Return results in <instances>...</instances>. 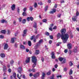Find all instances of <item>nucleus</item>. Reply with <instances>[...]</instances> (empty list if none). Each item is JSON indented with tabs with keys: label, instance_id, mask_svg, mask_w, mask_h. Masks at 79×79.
Wrapping results in <instances>:
<instances>
[{
	"label": "nucleus",
	"instance_id": "obj_1",
	"mask_svg": "<svg viewBox=\"0 0 79 79\" xmlns=\"http://www.w3.org/2000/svg\"><path fill=\"white\" fill-rule=\"evenodd\" d=\"M61 39L63 40L64 43H66L68 40L69 39V35L68 34H65L64 35H61Z\"/></svg>",
	"mask_w": 79,
	"mask_h": 79
},
{
	"label": "nucleus",
	"instance_id": "obj_2",
	"mask_svg": "<svg viewBox=\"0 0 79 79\" xmlns=\"http://www.w3.org/2000/svg\"><path fill=\"white\" fill-rule=\"evenodd\" d=\"M32 62L34 63V64L33 65V68H34L35 67V66H36V62H37V60L36 58V57H35V56H33L32 57Z\"/></svg>",
	"mask_w": 79,
	"mask_h": 79
},
{
	"label": "nucleus",
	"instance_id": "obj_3",
	"mask_svg": "<svg viewBox=\"0 0 79 79\" xmlns=\"http://www.w3.org/2000/svg\"><path fill=\"white\" fill-rule=\"evenodd\" d=\"M18 72L20 74H21L22 73V68L21 67H19L18 69Z\"/></svg>",
	"mask_w": 79,
	"mask_h": 79
},
{
	"label": "nucleus",
	"instance_id": "obj_4",
	"mask_svg": "<svg viewBox=\"0 0 79 79\" xmlns=\"http://www.w3.org/2000/svg\"><path fill=\"white\" fill-rule=\"evenodd\" d=\"M61 33H62V35H63V34H65L66 32V29H63L62 30L60 31Z\"/></svg>",
	"mask_w": 79,
	"mask_h": 79
},
{
	"label": "nucleus",
	"instance_id": "obj_5",
	"mask_svg": "<svg viewBox=\"0 0 79 79\" xmlns=\"http://www.w3.org/2000/svg\"><path fill=\"white\" fill-rule=\"evenodd\" d=\"M52 10V11H51L49 12V13L50 14H53L54 13H55V12H56V9L54 8Z\"/></svg>",
	"mask_w": 79,
	"mask_h": 79
},
{
	"label": "nucleus",
	"instance_id": "obj_6",
	"mask_svg": "<svg viewBox=\"0 0 79 79\" xmlns=\"http://www.w3.org/2000/svg\"><path fill=\"white\" fill-rule=\"evenodd\" d=\"M52 56L51 57L52 59L55 58V53L53 52H52L51 54Z\"/></svg>",
	"mask_w": 79,
	"mask_h": 79
},
{
	"label": "nucleus",
	"instance_id": "obj_7",
	"mask_svg": "<svg viewBox=\"0 0 79 79\" xmlns=\"http://www.w3.org/2000/svg\"><path fill=\"white\" fill-rule=\"evenodd\" d=\"M15 7L16 6L14 4L12 5L11 6L12 10V11H14V10H15Z\"/></svg>",
	"mask_w": 79,
	"mask_h": 79
},
{
	"label": "nucleus",
	"instance_id": "obj_8",
	"mask_svg": "<svg viewBox=\"0 0 79 79\" xmlns=\"http://www.w3.org/2000/svg\"><path fill=\"white\" fill-rule=\"evenodd\" d=\"M43 42V40L41 39L39 42L38 44H37V46H39V45H40V44H42Z\"/></svg>",
	"mask_w": 79,
	"mask_h": 79
},
{
	"label": "nucleus",
	"instance_id": "obj_9",
	"mask_svg": "<svg viewBox=\"0 0 79 79\" xmlns=\"http://www.w3.org/2000/svg\"><path fill=\"white\" fill-rule=\"evenodd\" d=\"M8 48V44H5L4 48V50H7Z\"/></svg>",
	"mask_w": 79,
	"mask_h": 79
},
{
	"label": "nucleus",
	"instance_id": "obj_10",
	"mask_svg": "<svg viewBox=\"0 0 79 79\" xmlns=\"http://www.w3.org/2000/svg\"><path fill=\"white\" fill-rule=\"evenodd\" d=\"M73 21H76L77 20V16H74L72 18Z\"/></svg>",
	"mask_w": 79,
	"mask_h": 79
},
{
	"label": "nucleus",
	"instance_id": "obj_11",
	"mask_svg": "<svg viewBox=\"0 0 79 79\" xmlns=\"http://www.w3.org/2000/svg\"><path fill=\"white\" fill-rule=\"evenodd\" d=\"M31 59V57H28L27 59V60H26V63H29L30 62V60Z\"/></svg>",
	"mask_w": 79,
	"mask_h": 79
},
{
	"label": "nucleus",
	"instance_id": "obj_12",
	"mask_svg": "<svg viewBox=\"0 0 79 79\" xmlns=\"http://www.w3.org/2000/svg\"><path fill=\"white\" fill-rule=\"evenodd\" d=\"M77 46H76L74 49L73 50V52H74V53H77Z\"/></svg>",
	"mask_w": 79,
	"mask_h": 79
},
{
	"label": "nucleus",
	"instance_id": "obj_13",
	"mask_svg": "<svg viewBox=\"0 0 79 79\" xmlns=\"http://www.w3.org/2000/svg\"><path fill=\"white\" fill-rule=\"evenodd\" d=\"M39 76V73H37L36 74H35L33 75V76L34 77H37Z\"/></svg>",
	"mask_w": 79,
	"mask_h": 79
},
{
	"label": "nucleus",
	"instance_id": "obj_14",
	"mask_svg": "<svg viewBox=\"0 0 79 79\" xmlns=\"http://www.w3.org/2000/svg\"><path fill=\"white\" fill-rule=\"evenodd\" d=\"M26 32H27V30H25L23 31V37H24L26 35Z\"/></svg>",
	"mask_w": 79,
	"mask_h": 79
},
{
	"label": "nucleus",
	"instance_id": "obj_15",
	"mask_svg": "<svg viewBox=\"0 0 79 79\" xmlns=\"http://www.w3.org/2000/svg\"><path fill=\"white\" fill-rule=\"evenodd\" d=\"M67 46L68 49H71V44H67Z\"/></svg>",
	"mask_w": 79,
	"mask_h": 79
},
{
	"label": "nucleus",
	"instance_id": "obj_16",
	"mask_svg": "<svg viewBox=\"0 0 79 79\" xmlns=\"http://www.w3.org/2000/svg\"><path fill=\"white\" fill-rule=\"evenodd\" d=\"M45 76V74L44 73H43L42 74V77H41L42 79H44V77Z\"/></svg>",
	"mask_w": 79,
	"mask_h": 79
},
{
	"label": "nucleus",
	"instance_id": "obj_17",
	"mask_svg": "<svg viewBox=\"0 0 79 79\" xmlns=\"http://www.w3.org/2000/svg\"><path fill=\"white\" fill-rule=\"evenodd\" d=\"M3 71L4 72H6V66L5 65H3Z\"/></svg>",
	"mask_w": 79,
	"mask_h": 79
},
{
	"label": "nucleus",
	"instance_id": "obj_18",
	"mask_svg": "<svg viewBox=\"0 0 79 79\" xmlns=\"http://www.w3.org/2000/svg\"><path fill=\"white\" fill-rule=\"evenodd\" d=\"M35 71H36L35 69H33L31 70H29V71L30 72H31V71H32L33 73H35Z\"/></svg>",
	"mask_w": 79,
	"mask_h": 79
},
{
	"label": "nucleus",
	"instance_id": "obj_19",
	"mask_svg": "<svg viewBox=\"0 0 79 79\" xmlns=\"http://www.w3.org/2000/svg\"><path fill=\"white\" fill-rule=\"evenodd\" d=\"M1 56L2 58H5V55L3 53H1Z\"/></svg>",
	"mask_w": 79,
	"mask_h": 79
},
{
	"label": "nucleus",
	"instance_id": "obj_20",
	"mask_svg": "<svg viewBox=\"0 0 79 79\" xmlns=\"http://www.w3.org/2000/svg\"><path fill=\"white\" fill-rule=\"evenodd\" d=\"M20 47L22 49H25V47L24 46H23V45H21Z\"/></svg>",
	"mask_w": 79,
	"mask_h": 79
},
{
	"label": "nucleus",
	"instance_id": "obj_21",
	"mask_svg": "<svg viewBox=\"0 0 79 79\" xmlns=\"http://www.w3.org/2000/svg\"><path fill=\"white\" fill-rule=\"evenodd\" d=\"M69 75H71L73 74V70L72 69H71L69 73Z\"/></svg>",
	"mask_w": 79,
	"mask_h": 79
},
{
	"label": "nucleus",
	"instance_id": "obj_22",
	"mask_svg": "<svg viewBox=\"0 0 79 79\" xmlns=\"http://www.w3.org/2000/svg\"><path fill=\"white\" fill-rule=\"evenodd\" d=\"M51 73H52V71L49 70L48 73H47V75H50Z\"/></svg>",
	"mask_w": 79,
	"mask_h": 79
},
{
	"label": "nucleus",
	"instance_id": "obj_23",
	"mask_svg": "<svg viewBox=\"0 0 79 79\" xmlns=\"http://www.w3.org/2000/svg\"><path fill=\"white\" fill-rule=\"evenodd\" d=\"M15 39V38H13L11 39V43H15V40L14 39Z\"/></svg>",
	"mask_w": 79,
	"mask_h": 79
},
{
	"label": "nucleus",
	"instance_id": "obj_24",
	"mask_svg": "<svg viewBox=\"0 0 79 79\" xmlns=\"http://www.w3.org/2000/svg\"><path fill=\"white\" fill-rule=\"evenodd\" d=\"M35 53L36 55H38L39 53V50H36Z\"/></svg>",
	"mask_w": 79,
	"mask_h": 79
},
{
	"label": "nucleus",
	"instance_id": "obj_25",
	"mask_svg": "<svg viewBox=\"0 0 79 79\" xmlns=\"http://www.w3.org/2000/svg\"><path fill=\"white\" fill-rule=\"evenodd\" d=\"M26 19H24L22 21V23L23 24H25V23H26Z\"/></svg>",
	"mask_w": 79,
	"mask_h": 79
},
{
	"label": "nucleus",
	"instance_id": "obj_26",
	"mask_svg": "<svg viewBox=\"0 0 79 79\" xmlns=\"http://www.w3.org/2000/svg\"><path fill=\"white\" fill-rule=\"evenodd\" d=\"M34 27V28H36L37 27V23H35V24H34L33 26Z\"/></svg>",
	"mask_w": 79,
	"mask_h": 79
},
{
	"label": "nucleus",
	"instance_id": "obj_27",
	"mask_svg": "<svg viewBox=\"0 0 79 79\" xmlns=\"http://www.w3.org/2000/svg\"><path fill=\"white\" fill-rule=\"evenodd\" d=\"M28 45L29 46H31V41H28Z\"/></svg>",
	"mask_w": 79,
	"mask_h": 79
},
{
	"label": "nucleus",
	"instance_id": "obj_28",
	"mask_svg": "<svg viewBox=\"0 0 79 79\" xmlns=\"http://www.w3.org/2000/svg\"><path fill=\"white\" fill-rule=\"evenodd\" d=\"M1 33L2 34H5L6 33V31L5 30H2L1 31Z\"/></svg>",
	"mask_w": 79,
	"mask_h": 79
},
{
	"label": "nucleus",
	"instance_id": "obj_29",
	"mask_svg": "<svg viewBox=\"0 0 79 79\" xmlns=\"http://www.w3.org/2000/svg\"><path fill=\"white\" fill-rule=\"evenodd\" d=\"M64 58L63 57H60V61H63V60H64Z\"/></svg>",
	"mask_w": 79,
	"mask_h": 79
},
{
	"label": "nucleus",
	"instance_id": "obj_30",
	"mask_svg": "<svg viewBox=\"0 0 79 79\" xmlns=\"http://www.w3.org/2000/svg\"><path fill=\"white\" fill-rule=\"evenodd\" d=\"M23 16H27V14L25 12H24L23 13Z\"/></svg>",
	"mask_w": 79,
	"mask_h": 79
},
{
	"label": "nucleus",
	"instance_id": "obj_31",
	"mask_svg": "<svg viewBox=\"0 0 79 79\" xmlns=\"http://www.w3.org/2000/svg\"><path fill=\"white\" fill-rule=\"evenodd\" d=\"M66 60L65 59H64V60H63V61L62 63L64 64V63H66Z\"/></svg>",
	"mask_w": 79,
	"mask_h": 79
},
{
	"label": "nucleus",
	"instance_id": "obj_32",
	"mask_svg": "<svg viewBox=\"0 0 79 79\" xmlns=\"http://www.w3.org/2000/svg\"><path fill=\"white\" fill-rule=\"evenodd\" d=\"M69 65L70 66H72L73 65V63L72 62V61H70L69 63Z\"/></svg>",
	"mask_w": 79,
	"mask_h": 79
},
{
	"label": "nucleus",
	"instance_id": "obj_33",
	"mask_svg": "<svg viewBox=\"0 0 79 79\" xmlns=\"http://www.w3.org/2000/svg\"><path fill=\"white\" fill-rule=\"evenodd\" d=\"M37 6V3L35 2L34 4V6L35 8H36Z\"/></svg>",
	"mask_w": 79,
	"mask_h": 79
},
{
	"label": "nucleus",
	"instance_id": "obj_34",
	"mask_svg": "<svg viewBox=\"0 0 79 79\" xmlns=\"http://www.w3.org/2000/svg\"><path fill=\"white\" fill-rule=\"evenodd\" d=\"M1 23H4V22H5V20L3 19L1 20Z\"/></svg>",
	"mask_w": 79,
	"mask_h": 79
},
{
	"label": "nucleus",
	"instance_id": "obj_35",
	"mask_svg": "<svg viewBox=\"0 0 79 79\" xmlns=\"http://www.w3.org/2000/svg\"><path fill=\"white\" fill-rule=\"evenodd\" d=\"M54 77H55V76L53 74L52 76L50 77V79H54Z\"/></svg>",
	"mask_w": 79,
	"mask_h": 79
},
{
	"label": "nucleus",
	"instance_id": "obj_36",
	"mask_svg": "<svg viewBox=\"0 0 79 79\" xmlns=\"http://www.w3.org/2000/svg\"><path fill=\"white\" fill-rule=\"evenodd\" d=\"M30 19L31 21H32L34 20V18L32 17H30Z\"/></svg>",
	"mask_w": 79,
	"mask_h": 79
},
{
	"label": "nucleus",
	"instance_id": "obj_37",
	"mask_svg": "<svg viewBox=\"0 0 79 79\" xmlns=\"http://www.w3.org/2000/svg\"><path fill=\"white\" fill-rule=\"evenodd\" d=\"M13 76H14V78H16V73H13Z\"/></svg>",
	"mask_w": 79,
	"mask_h": 79
},
{
	"label": "nucleus",
	"instance_id": "obj_38",
	"mask_svg": "<svg viewBox=\"0 0 79 79\" xmlns=\"http://www.w3.org/2000/svg\"><path fill=\"white\" fill-rule=\"evenodd\" d=\"M45 35H46L47 36H48L49 35H50V34H49V33L48 32H46L45 33Z\"/></svg>",
	"mask_w": 79,
	"mask_h": 79
},
{
	"label": "nucleus",
	"instance_id": "obj_39",
	"mask_svg": "<svg viewBox=\"0 0 79 79\" xmlns=\"http://www.w3.org/2000/svg\"><path fill=\"white\" fill-rule=\"evenodd\" d=\"M79 12H78V11H77L76 12V16H79Z\"/></svg>",
	"mask_w": 79,
	"mask_h": 79
},
{
	"label": "nucleus",
	"instance_id": "obj_40",
	"mask_svg": "<svg viewBox=\"0 0 79 79\" xmlns=\"http://www.w3.org/2000/svg\"><path fill=\"white\" fill-rule=\"evenodd\" d=\"M26 10H27V8L26 7H25L23 9V11H24V12H26Z\"/></svg>",
	"mask_w": 79,
	"mask_h": 79
},
{
	"label": "nucleus",
	"instance_id": "obj_41",
	"mask_svg": "<svg viewBox=\"0 0 79 79\" xmlns=\"http://www.w3.org/2000/svg\"><path fill=\"white\" fill-rule=\"evenodd\" d=\"M22 18H20L19 19V22H21V21H22Z\"/></svg>",
	"mask_w": 79,
	"mask_h": 79
},
{
	"label": "nucleus",
	"instance_id": "obj_42",
	"mask_svg": "<svg viewBox=\"0 0 79 79\" xmlns=\"http://www.w3.org/2000/svg\"><path fill=\"white\" fill-rule=\"evenodd\" d=\"M47 19H44L43 20V22L44 23H46V22H47Z\"/></svg>",
	"mask_w": 79,
	"mask_h": 79
},
{
	"label": "nucleus",
	"instance_id": "obj_43",
	"mask_svg": "<svg viewBox=\"0 0 79 79\" xmlns=\"http://www.w3.org/2000/svg\"><path fill=\"white\" fill-rule=\"evenodd\" d=\"M57 38H58V39L60 38V33H58V34L57 35Z\"/></svg>",
	"mask_w": 79,
	"mask_h": 79
},
{
	"label": "nucleus",
	"instance_id": "obj_44",
	"mask_svg": "<svg viewBox=\"0 0 79 79\" xmlns=\"http://www.w3.org/2000/svg\"><path fill=\"white\" fill-rule=\"evenodd\" d=\"M48 9V6H46L45 8V10L46 11Z\"/></svg>",
	"mask_w": 79,
	"mask_h": 79
},
{
	"label": "nucleus",
	"instance_id": "obj_45",
	"mask_svg": "<svg viewBox=\"0 0 79 79\" xmlns=\"http://www.w3.org/2000/svg\"><path fill=\"white\" fill-rule=\"evenodd\" d=\"M33 10V8L32 7H30V10L31 11H32V10Z\"/></svg>",
	"mask_w": 79,
	"mask_h": 79
},
{
	"label": "nucleus",
	"instance_id": "obj_46",
	"mask_svg": "<svg viewBox=\"0 0 79 79\" xmlns=\"http://www.w3.org/2000/svg\"><path fill=\"white\" fill-rule=\"evenodd\" d=\"M49 44H52V40H50L49 41Z\"/></svg>",
	"mask_w": 79,
	"mask_h": 79
},
{
	"label": "nucleus",
	"instance_id": "obj_47",
	"mask_svg": "<svg viewBox=\"0 0 79 79\" xmlns=\"http://www.w3.org/2000/svg\"><path fill=\"white\" fill-rule=\"evenodd\" d=\"M38 4L40 5H43V4L42 3V2H38Z\"/></svg>",
	"mask_w": 79,
	"mask_h": 79
},
{
	"label": "nucleus",
	"instance_id": "obj_48",
	"mask_svg": "<svg viewBox=\"0 0 79 79\" xmlns=\"http://www.w3.org/2000/svg\"><path fill=\"white\" fill-rule=\"evenodd\" d=\"M34 37H35V35H33L31 38V40H32L34 38Z\"/></svg>",
	"mask_w": 79,
	"mask_h": 79
},
{
	"label": "nucleus",
	"instance_id": "obj_49",
	"mask_svg": "<svg viewBox=\"0 0 79 79\" xmlns=\"http://www.w3.org/2000/svg\"><path fill=\"white\" fill-rule=\"evenodd\" d=\"M60 24H63V20H60Z\"/></svg>",
	"mask_w": 79,
	"mask_h": 79
},
{
	"label": "nucleus",
	"instance_id": "obj_50",
	"mask_svg": "<svg viewBox=\"0 0 79 79\" xmlns=\"http://www.w3.org/2000/svg\"><path fill=\"white\" fill-rule=\"evenodd\" d=\"M27 21H30V17H27Z\"/></svg>",
	"mask_w": 79,
	"mask_h": 79
},
{
	"label": "nucleus",
	"instance_id": "obj_51",
	"mask_svg": "<svg viewBox=\"0 0 79 79\" xmlns=\"http://www.w3.org/2000/svg\"><path fill=\"white\" fill-rule=\"evenodd\" d=\"M0 38L1 39H3V38H4V36L2 35H1L0 36Z\"/></svg>",
	"mask_w": 79,
	"mask_h": 79
},
{
	"label": "nucleus",
	"instance_id": "obj_52",
	"mask_svg": "<svg viewBox=\"0 0 79 79\" xmlns=\"http://www.w3.org/2000/svg\"><path fill=\"white\" fill-rule=\"evenodd\" d=\"M49 37L51 39H53V36L52 35H49Z\"/></svg>",
	"mask_w": 79,
	"mask_h": 79
},
{
	"label": "nucleus",
	"instance_id": "obj_53",
	"mask_svg": "<svg viewBox=\"0 0 79 79\" xmlns=\"http://www.w3.org/2000/svg\"><path fill=\"white\" fill-rule=\"evenodd\" d=\"M69 54H71L72 53V52H71V50H69Z\"/></svg>",
	"mask_w": 79,
	"mask_h": 79
},
{
	"label": "nucleus",
	"instance_id": "obj_54",
	"mask_svg": "<svg viewBox=\"0 0 79 79\" xmlns=\"http://www.w3.org/2000/svg\"><path fill=\"white\" fill-rule=\"evenodd\" d=\"M13 63H14V61H13V60H11L10 61V63L11 64H13Z\"/></svg>",
	"mask_w": 79,
	"mask_h": 79
},
{
	"label": "nucleus",
	"instance_id": "obj_55",
	"mask_svg": "<svg viewBox=\"0 0 79 79\" xmlns=\"http://www.w3.org/2000/svg\"><path fill=\"white\" fill-rule=\"evenodd\" d=\"M8 71L9 73H11V69H9L8 70Z\"/></svg>",
	"mask_w": 79,
	"mask_h": 79
},
{
	"label": "nucleus",
	"instance_id": "obj_56",
	"mask_svg": "<svg viewBox=\"0 0 79 79\" xmlns=\"http://www.w3.org/2000/svg\"><path fill=\"white\" fill-rule=\"evenodd\" d=\"M53 26H54L53 24H52L50 25V27L52 28V27H53Z\"/></svg>",
	"mask_w": 79,
	"mask_h": 79
},
{
	"label": "nucleus",
	"instance_id": "obj_57",
	"mask_svg": "<svg viewBox=\"0 0 79 79\" xmlns=\"http://www.w3.org/2000/svg\"><path fill=\"white\" fill-rule=\"evenodd\" d=\"M60 3H64V0L61 1H60Z\"/></svg>",
	"mask_w": 79,
	"mask_h": 79
},
{
	"label": "nucleus",
	"instance_id": "obj_58",
	"mask_svg": "<svg viewBox=\"0 0 79 79\" xmlns=\"http://www.w3.org/2000/svg\"><path fill=\"white\" fill-rule=\"evenodd\" d=\"M33 76V74L32 73H31L30 74L29 76H30V77H32Z\"/></svg>",
	"mask_w": 79,
	"mask_h": 79
},
{
	"label": "nucleus",
	"instance_id": "obj_59",
	"mask_svg": "<svg viewBox=\"0 0 79 79\" xmlns=\"http://www.w3.org/2000/svg\"><path fill=\"white\" fill-rule=\"evenodd\" d=\"M57 67H58V65L57 64H56L55 65V68H57Z\"/></svg>",
	"mask_w": 79,
	"mask_h": 79
},
{
	"label": "nucleus",
	"instance_id": "obj_60",
	"mask_svg": "<svg viewBox=\"0 0 79 79\" xmlns=\"http://www.w3.org/2000/svg\"><path fill=\"white\" fill-rule=\"evenodd\" d=\"M64 52L65 53H67V52H68V50L65 49L64 51Z\"/></svg>",
	"mask_w": 79,
	"mask_h": 79
},
{
	"label": "nucleus",
	"instance_id": "obj_61",
	"mask_svg": "<svg viewBox=\"0 0 79 79\" xmlns=\"http://www.w3.org/2000/svg\"><path fill=\"white\" fill-rule=\"evenodd\" d=\"M15 47H18V44L17 43L15 44Z\"/></svg>",
	"mask_w": 79,
	"mask_h": 79
},
{
	"label": "nucleus",
	"instance_id": "obj_62",
	"mask_svg": "<svg viewBox=\"0 0 79 79\" xmlns=\"http://www.w3.org/2000/svg\"><path fill=\"white\" fill-rule=\"evenodd\" d=\"M56 29V26H54L53 27V29Z\"/></svg>",
	"mask_w": 79,
	"mask_h": 79
},
{
	"label": "nucleus",
	"instance_id": "obj_63",
	"mask_svg": "<svg viewBox=\"0 0 79 79\" xmlns=\"http://www.w3.org/2000/svg\"><path fill=\"white\" fill-rule=\"evenodd\" d=\"M17 77L19 78V79H21V78L19 77V74H17Z\"/></svg>",
	"mask_w": 79,
	"mask_h": 79
},
{
	"label": "nucleus",
	"instance_id": "obj_64",
	"mask_svg": "<svg viewBox=\"0 0 79 79\" xmlns=\"http://www.w3.org/2000/svg\"><path fill=\"white\" fill-rule=\"evenodd\" d=\"M76 30L77 31H78L79 32V28H76Z\"/></svg>",
	"mask_w": 79,
	"mask_h": 79
}]
</instances>
